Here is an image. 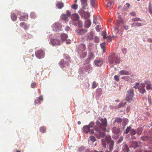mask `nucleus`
Instances as JSON below:
<instances>
[{
    "mask_svg": "<svg viewBox=\"0 0 152 152\" xmlns=\"http://www.w3.org/2000/svg\"><path fill=\"white\" fill-rule=\"evenodd\" d=\"M101 121H97L96 125L94 127V129L95 131V135L98 139L103 138L106 136L105 132L106 130L107 126V121L106 118L103 119L100 118L99 119Z\"/></svg>",
    "mask_w": 152,
    "mask_h": 152,
    "instance_id": "1",
    "label": "nucleus"
},
{
    "mask_svg": "<svg viewBox=\"0 0 152 152\" xmlns=\"http://www.w3.org/2000/svg\"><path fill=\"white\" fill-rule=\"evenodd\" d=\"M115 60V63L116 64H119L121 61L120 58L115 55V54H112L108 58V62L110 64L114 63Z\"/></svg>",
    "mask_w": 152,
    "mask_h": 152,
    "instance_id": "2",
    "label": "nucleus"
},
{
    "mask_svg": "<svg viewBox=\"0 0 152 152\" xmlns=\"http://www.w3.org/2000/svg\"><path fill=\"white\" fill-rule=\"evenodd\" d=\"M127 94L125 97V99L127 102L130 103L133 100V97L134 96V91L132 89H130L127 91Z\"/></svg>",
    "mask_w": 152,
    "mask_h": 152,
    "instance_id": "3",
    "label": "nucleus"
},
{
    "mask_svg": "<svg viewBox=\"0 0 152 152\" xmlns=\"http://www.w3.org/2000/svg\"><path fill=\"white\" fill-rule=\"evenodd\" d=\"M107 143L109 145L108 149L109 150L112 151L113 149V147L114 145V141L112 139L110 136L108 137H106Z\"/></svg>",
    "mask_w": 152,
    "mask_h": 152,
    "instance_id": "4",
    "label": "nucleus"
},
{
    "mask_svg": "<svg viewBox=\"0 0 152 152\" xmlns=\"http://www.w3.org/2000/svg\"><path fill=\"white\" fill-rule=\"evenodd\" d=\"M70 63L67 61H64V59H61L59 62V64L61 68H64L66 66L69 67Z\"/></svg>",
    "mask_w": 152,
    "mask_h": 152,
    "instance_id": "5",
    "label": "nucleus"
},
{
    "mask_svg": "<svg viewBox=\"0 0 152 152\" xmlns=\"http://www.w3.org/2000/svg\"><path fill=\"white\" fill-rule=\"evenodd\" d=\"M36 56L38 58L40 59L43 58L45 56V53L41 49L37 50L35 52Z\"/></svg>",
    "mask_w": 152,
    "mask_h": 152,
    "instance_id": "6",
    "label": "nucleus"
},
{
    "mask_svg": "<svg viewBox=\"0 0 152 152\" xmlns=\"http://www.w3.org/2000/svg\"><path fill=\"white\" fill-rule=\"evenodd\" d=\"M78 12L82 17H84L85 19H88L90 16L89 12H85L83 10L79 11Z\"/></svg>",
    "mask_w": 152,
    "mask_h": 152,
    "instance_id": "7",
    "label": "nucleus"
},
{
    "mask_svg": "<svg viewBox=\"0 0 152 152\" xmlns=\"http://www.w3.org/2000/svg\"><path fill=\"white\" fill-rule=\"evenodd\" d=\"M83 131L86 133H87L89 132L90 134H93L94 133V131L93 129L90 130V128L88 125H85L83 128Z\"/></svg>",
    "mask_w": 152,
    "mask_h": 152,
    "instance_id": "8",
    "label": "nucleus"
},
{
    "mask_svg": "<svg viewBox=\"0 0 152 152\" xmlns=\"http://www.w3.org/2000/svg\"><path fill=\"white\" fill-rule=\"evenodd\" d=\"M86 49L85 45L83 44H81L77 48V51L78 53L84 51L86 50Z\"/></svg>",
    "mask_w": 152,
    "mask_h": 152,
    "instance_id": "9",
    "label": "nucleus"
},
{
    "mask_svg": "<svg viewBox=\"0 0 152 152\" xmlns=\"http://www.w3.org/2000/svg\"><path fill=\"white\" fill-rule=\"evenodd\" d=\"M53 30L55 31H60L61 29V27L60 25L58 23H55L53 26Z\"/></svg>",
    "mask_w": 152,
    "mask_h": 152,
    "instance_id": "10",
    "label": "nucleus"
},
{
    "mask_svg": "<svg viewBox=\"0 0 152 152\" xmlns=\"http://www.w3.org/2000/svg\"><path fill=\"white\" fill-rule=\"evenodd\" d=\"M28 16L27 13H23L19 18V19L20 21H26L28 19Z\"/></svg>",
    "mask_w": 152,
    "mask_h": 152,
    "instance_id": "11",
    "label": "nucleus"
},
{
    "mask_svg": "<svg viewBox=\"0 0 152 152\" xmlns=\"http://www.w3.org/2000/svg\"><path fill=\"white\" fill-rule=\"evenodd\" d=\"M94 63L96 66H101L103 64V60L102 58H99L94 61Z\"/></svg>",
    "mask_w": 152,
    "mask_h": 152,
    "instance_id": "12",
    "label": "nucleus"
},
{
    "mask_svg": "<svg viewBox=\"0 0 152 152\" xmlns=\"http://www.w3.org/2000/svg\"><path fill=\"white\" fill-rule=\"evenodd\" d=\"M50 42L53 45H59L60 44V40L57 39H52Z\"/></svg>",
    "mask_w": 152,
    "mask_h": 152,
    "instance_id": "13",
    "label": "nucleus"
},
{
    "mask_svg": "<svg viewBox=\"0 0 152 152\" xmlns=\"http://www.w3.org/2000/svg\"><path fill=\"white\" fill-rule=\"evenodd\" d=\"M118 19L117 20V22L116 23V26H117L115 28V29L117 30H119V26L121 23H123L124 21L123 20L121 19V17L120 16H119L118 17Z\"/></svg>",
    "mask_w": 152,
    "mask_h": 152,
    "instance_id": "14",
    "label": "nucleus"
},
{
    "mask_svg": "<svg viewBox=\"0 0 152 152\" xmlns=\"http://www.w3.org/2000/svg\"><path fill=\"white\" fill-rule=\"evenodd\" d=\"M113 133L115 134L118 135L120 132L119 128L116 126L113 127L112 129Z\"/></svg>",
    "mask_w": 152,
    "mask_h": 152,
    "instance_id": "15",
    "label": "nucleus"
},
{
    "mask_svg": "<svg viewBox=\"0 0 152 152\" xmlns=\"http://www.w3.org/2000/svg\"><path fill=\"white\" fill-rule=\"evenodd\" d=\"M77 33L79 35H82L86 33L87 30L84 29H79L76 30Z\"/></svg>",
    "mask_w": 152,
    "mask_h": 152,
    "instance_id": "16",
    "label": "nucleus"
},
{
    "mask_svg": "<svg viewBox=\"0 0 152 152\" xmlns=\"http://www.w3.org/2000/svg\"><path fill=\"white\" fill-rule=\"evenodd\" d=\"M145 85L144 83H141V86L139 87L138 89L139 91L141 93L143 94L145 92Z\"/></svg>",
    "mask_w": 152,
    "mask_h": 152,
    "instance_id": "17",
    "label": "nucleus"
},
{
    "mask_svg": "<svg viewBox=\"0 0 152 152\" xmlns=\"http://www.w3.org/2000/svg\"><path fill=\"white\" fill-rule=\"evenodd\" d=\"M56 6L58 9H61L64 7V4L62 2L57 1Z\"/></svg>",
    "mask_w": 152,
    "mask_h": 152,
    "instance_id": "18",
    "label": "nucleus"
},
{
    "mask_svg": "<svg viewBox=\"0 0 152 152\" xmlns=\"http://www.w3.org/2000/svg\"><path fill=\"white\" fill-rule=\"evenodd\" d=\"M79 56L81 58H85L87 56V53L86 52L84 51L78 53Z\"/></svg>",
    "mask_w": 152,
    "mask_h": 152,
    "instance_id": "19",
    "label": "nucleus"
},
{
    "mask_svg": "<svg viewBox=\"0 0 152 152\" xmlns=\"http://www.w3.org/2000/svg\"><path fill=\"white\" fill-rule=\"evenodd\" d=\"M145 84L146 85V88L147 90L151 89L152 84L148 81H145Z\"/></svg>",
    "mask_w": 152,
    "mask_h": 152,
    "instance_id": "20",
    "label": "nucleus"
},
{
    "mask_svg": "<svg viewBox=\"0 0 152 152\" xmlns=\"http://www.w3.org/2000/svg\"><path fill=\"white\" fill-rule=\"evenodd\" d=\"M80 1L82 8L83 9H85L86 7L87 6V0H80Z\"/></svg>",
    "mask_w": 152,
    "mask_h": 152,
    "instance_id": "21",
    "label": "nucleus"
},
{
    "mask_svg": "<svg viewBox=\"0 0 152 152\" xmlns=\"http://www.w3.org/2000/svg\"><path fill=\"white\" fill-rule=\"evenodd\" d=\"M68 37L67 35L64 33H63L60 35L61 39L63 41H65L67 39Z\"/></svg>",
    "mask_w": 152,
    "mask_h": 152,
    "instance_id": "22",
    "label": "nucleus"
},
{
    "mask_svg": "<svg viewBox=\"0 0 152 152\" xmlns=\"http://www.w3.org/2000/svg\"><path fill=\"white\" fill-rule=\"evenodd\" d=\"M64 58L65 59V61H68V62L70 63L71 61L70 60V57L69 55L64 54Z\"/></svg>",
    "mask_w": 152,
    "mask_h": 152,
    "instance_id": "23",
    "label": "nucleus"
},
{
    "mask_svg": "<svg viewBox=\"0 0 152 152\" xmlns=\"http://www.w3.org/2000/svg\"><path fill=\"white\" fill-rule=\"evenodd\" d=\"M107 140L106 137L104 139H103L101 140V143L102 146L104 148H105L107 146Z\"/></svg>",
    "mask_w": 152,
    "mask_h": 152,
    "instance_id": "24",
    "label": "nucleus"
},
{
    "mask_svg": "<svg viewBox=\"0 0 152 152\" xmlns=\"http://www.w3.org/2000/svg\"><path fill=\"white\" fill-rule=\"evenodd\" d=\"M91 22L90 20H88L85 21V26L86 27L88 28L91 24Z\"/></svg>",
    "mask_w": 152,
    "mask_h": 152,
    "instance_id": "25",
    "label": "nucleus"
},
{
    "mask_svg": "<svg viewBox=\"0 0 152 152\" xmlns=\"http://www.w3.org/2000/svg\"><path fill=\"white\" fill-rule=\"evenodd\" d=\"M138 146H139V145H138V143L137 142L133 141L132 142L131 145L130 147L133 148L135 149Z\"/></svg>",
    "mask_w": 152,
    "mask_h": 152,
    "instance_id": "26",
    "label": "nucleus"
},
{
    "mask_svg": "<svg viewBox=\"0 0 152 152\" xmlns=\"http://www.w3.org/2000/svg\"><path fill=\"white\" fill-rule=\"evenodd\" d=\"M87 35V39L88 40H91L94 37V34L92 32L88 33V34Z\"/></svg>",
    "mask_w": 152,
    "mask_h": 152,
    "instance_id": "27",
    "label": "nucleus"
},
{
    "mask_svg": "<svg viewBox=\"0 0 152 152\" xmlns=\"http://www.w3.org/2000/svg\"><path fill=\"white\" fill-rule=\"evenodd\" d=\"M131 21L132 22H137V21H144V20L141 19L140 18H138V17H136L134 18H133L132 20Z\"/></svg>",
    "mask_w": 152,
    "mask_h": 152,
    "instance_id": "28",
    "label": "nucleus"
},
{
    "mask_svg": "<svg viewBox=\"0 0 152 152\" xmlns=\"http://www.w3.org/2000/svg\"><path fill=\"white\" fill-rule=\"evenodd\" d=\"M131 27H133V26H142L143 24L140 23L139 22H134L131 24Z\"/></svg>",
    "mask_w": 152,
    "mask_h": 152,
    "instance_id": "29",
    "label": "nucleus"
},
{
    "mask_svg": "<svg viewBox=\"0 0 152 152\" xmlns=\"http://www.w3.org/2000/svg\"><path fill=\"white\" fill-rule=\"evenodd\" d=\"M151 138V137H149L148 136H143L141 137V139L143 141L147 140H150Z\"/></svg>",
    "mask_w": 152,
    "mask_h": 152,
    "instance_id": "30",
    "label": "nucleus"
},
{
    "mask_svg": "<svg viewBox=\"0 0 152 152\" xmlns=\"http://www.w3.org/2000/svg\"><path fill=\"white\" fill-rule=\"evenodd\" d=\"M20 26L26 30L28 28V26L25 22H22L20 23Z\"/></svg>",
    "mask_w": 152,
    "mask_h": 152,
    "instance_id": "31",
    "label": "nucleus"
},
{
    "mask_svg": "<svg viewBox=\"0 0 152 152\" xmlns=\"http://www.w3.org/2000/svg\"><path fill=\"white\" fill-rule=\"evenodd\" d=\"M92 67L91 66H87L85 68V70L88 73H90L91 72Z\"/></svg>",
    "mask_w": 152,
    "mask_h": 152,
    "instance_id": "32",
    "label": "nucleus"
},
{
    "mask_svg": "<svg viewBox=\"0 0 152 152\" xmlns=\"http://www.w3.org/2000/svg\"><path fill=\"white\" fill-rule=\"evenodd\" d=\"M61 19L67 22L68 21V17L65 14H63L61 15Z\"/></svg>",
    "mask_w": 152,
    "mask_h": 152,
    "instance_id": "33",
    "label": "nucleus"
},
{
    "mask_svg": "<svg viewBox=\"0 0 152 152\" xmlns=\"http://www.w3.org/2000/svg\"><path fill=\"white\" fill-rule=\"evenodd\" d=\"M99 21L98 20V18L97 17H96L95 16H94V19H93V23H94L95 25H96V24H99Z\"/></svg>",
    "mask_w": 152,
    "mask_h": 152,
    "instance_id": "34",
    "label": "nucleus"
},
{
    "mask_svg": "<svg viewBox=\"0 0 152 152\" xmlns=\"http://www.w3.org/2000/svg\"><path fill=\"white\" fill-rule=\"evenodd\" d=\"M119 74L121 75H128L129 74V72L125 70H121L119 72Z\"/></svg>",
    "mask_w": 152,
    "mask_h": 152,
    "instance_id": "35",
    "label": "nucleus"
},
{
    "mask_svg": "<svg viewBox=\"0 0 152 152\" xmlns=\"http://www.w3.org/2000/svg\"><path fill=\"white\" fill-rule=\"evenodd\" d=\"M11 18L13 21H15L17 19V17L16 15L14 13H12Z\"/></svg>",
    "mask_w": 152,
    "mask_h": 152,
    "instance_id": "36",
    "label": "nucleus"
},
{
    "mask_svg": "<svg viewBox=\"0 0 152 152\" xmlns=\"http://www.w3.org/2000/svg\"><path fill=\"white\" fill-rule=\"evenodd\" d=\"M123 149V151L125 152H128L129 151V148L126 144L124 145Z\"/></svg>",
    "mask_w": 152,
    "mask_h": 152,
    "instance_id": "37",
    "label": "nucleus"
},
{
    "mask_svg": "<svg viewBox=\"0 0 152 152\" xmlns=\"http://www.w3.org/2000/svg\"><path fill=\"white\" fill-rule=\"evenodd\" d=\"M72 18H74L73 20L75 21H77L79 20V17L78 15L77 14H74L72 16Z\"/></svg>",
    "mask_w": 152,
    "mask_h": 152,
    "instance_id": "38",
    "label": "nucleus"
},
{
    "mask_svg": "<svg viewBox=\"0 0 152 152\" xmlns=\"http://www.w3.org/2000/svg\"><path fill=\"white\" fill-rule=\"evenodd\" d=\"M100 46L101 48L103 49V52L104 53L105 52V42L101 43L100 44Z\"/></svg>",
    "mask_w": 152,
    "mask_h": 152,
    "instance_id": "39",
    "label": "nucleus"
},
{
    "mask_svg": "<svg viewBox=\"0 0 152 152\" xmlns=\"http://www.w3.org/2000/svg\"><path fill=\"white\" fill-rule=\"evenodd\" d=\"M131 127L130 126L127 127L125 130L124 132V133L126 134L128 133L129 132H130L131 130Z\"/></svg>",
    "mask_w": 152,
    "mask_h": 152,
    "instance_id": "40",
    "label": "nucleus"
},
{
    "mask_svg": "<svg viewBox=\"0 0 152 152\" xmlns=\"http://www.w3.org/2000/svg\"><path fill=\"white\" fill-rule=\"evenodd\" d=\"M94 56V54L92 52H90L88 55V59L89 60L92 59L93 58Z\"/></svg>",
    "mask_w": 152,
    "mask_h": 152,
    "instance_id": "41",
    "label": "nucleus"
},
{
    "mask_svg": "<svg viewBox=\"0 0 152 152\" xmlns=\"http://www.w3.org/2000/svg\"><path fill=\"white\" fill-rule=\"evenodd\" d=\"M136 133V132L135 129H132L130 131V134L132 136L134 135Z\"/></svg>",
    "mask_w": 152,
    "mask_h": 152,
    "instance_id": "42",
    "label": "nucleus"
},
{
    "mask_svg": "<svg viewBox=\"0 0 152 152\" xmlns=\"http://www.w3.org/2000/svg\"><path fill=\"white\" fill-rule=\"evenodd\" d=\"M98 85V83H97L96 81H94L92 86V88L94 89L96 88Z\"/></svg>",
    "mask_w": 152,
    "mask_h": 152,
    "instance_id": "43",
    "label": "nucleus"
},
{
    "mask_svg": "<svg viewBox=\"0 0 152 152\" xmlns=\"http://www.w3.org/2000/svg\"><path fill=\"white\" fill-rule=\"evenodd\" d=\"M46 130V128L45 126H42L40 128V130L42 133H44Z\"/></svg>",
    "mask_w": 152,
    "mask_h": 152,
    "instance_id": "44",
    "label": "nucleus"
},
{
    "mask_svg": "<svg viewBox=\"0 0 152 152\" xmlns=\"http://www.w3.org/2000/svg\"><path fill=\"white\" fill-rule=\"evenodd\" d=\"M31 18L34 19L37 17V15L34 12H32L31 13Z\"/></svg>",
    "mask_w": 152,
    "mask_h": 152,
    "instance_id": "45",
    "label": "nucleus"
},
{
    "mask_svg": "<svg viewBox=\"0 0 152 152\" xmlns=\"http://www.w3.org/2000/svg\"><path fill=\"white\" fill-rule=\"evenodd\" d=\"M71 7L74 10H76L77 8L78 5L76 4H74L71 6Z\"/></svg>",
    "mask_w": 152,
    "mask_h": 152,
    "instance_id": "46",
    "label": "nucleus"
},
{
    "mask_svg": "<svg viewBox=\"0 0 152 152\" xmlns=\"http://www.w3.org/2000/svg\"><path fill=\"white\" fill-rule=\"evenodd\" d=\"M89 138L93 142H94L96 140V138L93 136H90Z\"/></svg>",
    "mask_w": 152,
    "mask_h": 152,
    "instance_id": "47",
    "label": "nucleus"
},
{
    "mask_svg": "<svg viewBox=\"0 0 152 152\" xmlns=\"http://www.w3.org/2000/svg\"><path fill=\"white\" fill-rule=\"evenodd\" d=\"M107 6V7H109L110 9L112 8L113 7L112 3L110 2H108Z\"/></svg>",
    "mask_w": 152,
    "mask_h": 152,
    "instance_id": "48",
    "label": "nucleus"
},
{
    "mask_svg": "<svg viewBox=\"0 0 152 152\" xmlns=\"http://www.w3.org/2000/svg\"><path fill=\"white\" fill-rule=\"evenodd\" d=\"M148 10H149V13L150 14H152V9L151 5V4H149Z\"/></svg>",
    "mask_w": 152,
    "mask_h": 152,
    "instance_id": "49",
    "label": "nucleus"
},
{
    "mask_svg": "<svg viewBox=\"0 0 152 152\" xmlns=\"http://www.w3.org/2000/svg\"><path fill=\"white\" fill-rule=\"evenodd\" d=\"M123 137L122 136H121L118 140L117 141L118 143H119L121 142L123 140Z\"/></svg>",
    "mask_w": 152,
    "mask_h": 152,
    "instance_id": "50",
    "label": "nucleus"
},
{
    "mask_svg": "<svg viewBox=\"0 0 152 152\" xmlns=\"http://www.w3.org/2000/svg\"><path fill=\"white\" fill-rule=\"evenodd\" d=\"M94 124H95L94 123V122L93 121H91L90 123L88 126L90 128H92L93 127L94 125Z\"/></svg>",
    "mask_w": 152,
    "mask_h": 152,
    "instance_id": "51",
    "label": "nucleus"
},
{
    "mask_svg": "<svg viewBox=\"0 0 152 152\" xmlns=\"http://www.w3.org/2000/svg\"><path fill=\"white\" fill-rule=\"evenodd\" d=\"M115 121L118 123H121L122 122V119L120 118H117L115 119Z\"/></svg>",
    "mask_w": 152,
    "mask_h": 152,
    "instance_id": "52",
    "label": "nucleus"
},
{
    "mask_svg": "<svg viewBox=\"0 0 152 152\" xmlns=\"http://www.w3.org/2000/svg\"><path fill=\"white\" fill-rule=\"evenodd\" d=\"M102 35L103 36V38L104 39L106 38V32L105 31H103L102 32Z\"/></svg>",
    "mask_w": 152,
    "mask_h": 152,
    "instance_id": "53",
    "label": "nucleus"
},
{
    "mask_svg": "<svg viewBox=\"0 0 152 152\" xmlns=\"http://www.w3.org/2000/svg\"><path fill=\"white\" fill-rule=\"evenodd\" d=\"M106 38L107 39V41L109 42H110L112 41L111 37L110 35L106 37Z\"/></svg>",
    "mask_w": 152,
    "mask_h": 152,
    "instance_id": "54",
    "label": "nucleus"
},
{
    "mask_svg": "<svg viewBox=\"0 0 152 152\" xmlns=\"http://www.w3.org/2000/svg\"><path fill=\"white\" fill-rule=\"evenodd\" d=\"M123 27L126 30H127L129 28V26L126 24H125L123 25Z\"/></svg>",
    "mask_w": 152,
    "mask_h": 152,
    "instance_id": "55",
    "label": "nucleus"
},
{
    "mask_svg": "<svg viewBox=\"0 0 152 152\" xmlns=\"http://www.w3.org/2000/svg\"><path fill=\"white\" fill-rule=\"evenodd\" d=\"M101 27L99 25H97L95 27L96 30L98 31H99L100 30Z\"/></svg>",
    "mask_w": 152,
    "mask_h": 152,
    "instance_id": "56",
    "label": "nucleus"
},
{
    "mask_svg": "<svg viewBox=\"0 0 152 152\" xmlns=\"http://www.w3.org/2000/svg\"><path fill=\"white\" fill-rule=\"evenodd\" d=\"M85 149V148L84 147H80L78 149V151L79 152H82Z\"/></svg>",
    "mask_w": 152,
    "mask_h": 152,
    "instance_id": "57",
    "label": "nucleus"
},
{
    "mask_svg": "<svg viewBox=\"0 0 152 152\" xmlns=\"http://www.w3.org/2000/svg\"><path fill=\"white\" fill-rule=\"evenodd\" d=\"M114 80L117 81H118L119 80V77L117 75H115L114 77Z\"/></svg>",
    "mask_w": 152,
    "mask_h": 152,
    "instance_id": "58",
    "label": "nucleus"
},
{
    "mask_svg": "<svg viewBox=\"0 0 152 152\" xmlns=\"http://www.w3.org/2000/svg\"><path fill=\"white\" fill-rule=\"evenodd\" d=\"M40 101L39 100L38 98H37L35 100V104H37L39 103V104H40Z\"/></svg>",
    "mask_w": 152,
    "mask_h": 152,
    "instance_id": "59",
    "label": "nucleus"
},
{
    "mask_svg": "<svg viewBox=\"0 0 152 152\" xmlns=\"http://www.w3.org/2000/svg\"><path fill=\"white\" fill-rule=\"evenodd\" d=\"M95 0H91V3L92 7H94Z\"/></svg>",
    "mask_w": 152,
    "mask_h": 152,
    "instance_id": "60",
    "label": "nucleus"
},
{
    "mask_svg": "<svg viewBox=\"0 0 152 152\" xmlns=\"http://www.w3.org/2000/svg\"><path fill=\"white\" fill-rule=\"evenodd\" d=\"M130 15L133 17H135L136 16V13L134 12H131L130 13Z\"/></svg>",
    "mask_w": 152,
    "mask_h": 152,
    "instance_id": "61",
    "label": "nucleus"
},
{
    "mask_svg": "<svg viewBox=\"0 0 152 152\" xmlns=\"http://www.w3.org/2000/svg\"><path fill=\"white\" fill-rule=\"evenodd\" d=\"M66 14L67 16L69 17L71 16V12L69 10H67L66 12Z\"/></svg>",
    "mask_w": 152,
    "mask_h": 152,
    "instance_id": "62",
    "label": "nucleus"
},
{
    "mask_svg": "<svg viewBox=\"0 0 152 152\" xmlns=\"http://www.w3.org/2000/svg\"><path fill=\"white\" fill-rule=\"evenodd\" d=\"M36 85V84L35 82L32 83L31 84V87L32 88H34L35 87Z\"/></svg>",
    "mask_w": 152,
    "mask_h": 152,
    "instance_id": "63",
    "label": "nucleus"
},
{
    "mask_svg": "<svg viewBox=\"0 0 152 152\" xmlns=\"http://www.w3.org/2000/svg\"><path fill=\"white\" fill-rule=\"evenodd\" d=\"M118 107H124L123 106V102H121L118 105Z\"/></svg>",
    "mask_w": 152,
    "mask_h": 152,
    "instance_id": "64",
    "label": "nucleus"
}]
</instances>
